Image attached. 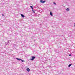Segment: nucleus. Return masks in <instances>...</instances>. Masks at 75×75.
<instances>
[{"label": "nucleus", "mask_w": 75, "mask_h": 75, "mask_svg": "<svg viewBox=\"0 0 75 75\" xmlns=\"http://www.w3.org/2000/svg\"><path fill=\"white\" fill-rule=\"evenodd\" d=\"M46 2V1H43L42 0H41L40 1V2L41 3H44Z\"/></svg>", "instance_id": "obj_1"}, {"label": "nucleus", "mask_w": 75, "mask_h": 75, "mask_svg": "<svg viewBox=\"0 0 75 75\" xmlns=\"http://www.w3.org/2000/svg\"><path fill=\"white\" fill-rule=\"evenodd\" d=\"M53 4H55V5L56 4V3L55 2H54Z\"/></svg>", "instance_id": "obj_13"}, {"label": "nucleus", "mask_w": 75, "mask_h": 75, "mask_svg": "<svg viewBox=\"0 0 75 75\" xmlns=\"http://www.w3.org/2000/svg\"><path fill=\"white\" fill-rule=\"evenodd\" d=\"M9 42V41L8 40V42L7 43H5V44L6 45H7L8 44V43Z\"/></svg>", "instance_id": "obj_8"}, {"label": "nucleus", "mask_w": 75, "mask_h": 75, "mask_svg": "<svg viewBox=\"0 0 75 75\" xmlns=\"http://www.w3.org/2000/svg\"><path fill=\"white\" fill-rule=\"evenodd\" d=\"M26 70L27 71H28V72H30V69L29 68H27Z\"/></svg>", "instance_id": "obj_3"}, {"label": "nucleus", "mask_w": 75, "mask_h": 75, "mask_svg": "<svg viewBox=\"0 0 75 75\" xmlns=\"http://www.w3.org/2000/svg\"><path fill=\"white\" fill-rule=\"evenodd\" d=\"M16 59H17V60H19V61H21V59H18V58H16Z\"/></svg>", "instance_id": "obj_7"}, {"label": "nucleus", "mask_w": 75, "mask_h": 75, "mask_svg": "<svg viewBox=\"0 0 75 75\" xmlns=\"http://www.w3.org/2000/svg\"><path fill=\"white\" fill-rule=\"evenodd\" d=\"M69 57H71V54H69Z\"/></svg>", "instance_id": "obj_12"}, {"label": "nucleus", "mask_w": 75, "mask_h": 75, "mask_svg": "<svg viewBox=\"0 0 75 75\" xmlns=\"http://www.w3.org/2000/svg\"><path fill=\"white\" fill-rule=\"evenodd\" d=\"M66 10L67 11H69V8H67V9H66Z\"/></svg>", "instance_id": "obj_11"}, {"label": "nucleus", "mask_w": 75, "mask_h": 75, "mask_svg": "<svg viewBox=\"0 0 75 75\" xmlns=\"http://www.w3.org/2000/svg\"><path fill=\"white\" fill-rule=\"evenodd\" d=\"M32 58L30 59L31 61H33L34 59L35 58V57L34 56L32 57Z\"/></svg>", "instance_id": "obj_2"}, {"label": "nucleus", "mask_w": 75, "mask_h": 75, "mask_svg": "<svg viewBox=\"0 0 75 75\" xmlns=\"http://www.w3.org/2000/svg\"><path fill=\"white\" fill-rule=\"evenodd\" d=\"M74 27H75V23H74Z\"/></svg>", "instance_id": "obj_16"}, {"label": "nucleus", "mask_w": 75, "mask_h": 75, "mask_svg": "<svg viewBox=\"0 0 75 75\" xmlns=\"http://www.w3.org/2000/svg\"><path fill=\"white\" fill-rule=\"evenodd\" d=\"M71 65H72V64H69V66H68V67H71Z\"/></svg>", "instance_id": "obj_9"}, {"label": "nucleus", "mask_w": 75, "mask_h": 75, "mask_svg": "<svg viewBox=\"0 0 75 75\" xmlns=\"http://www.w3.org/2000/svg\"><path fill=\"white\" fill-rule=\"evenodd\" d=\"M21 61L22 62H25V61L24 60L21 59Z\"/></svg>", "instance_id": "obj_6"}, {"label": "nucleus", "mask_w": 75, "mask_h": 75, "mask_svg": "<svg viewBox=\"0 0 75 75\" xmlns=\"http://www.w3.org/2000/svg\"><path fill=\"white\" fill-rule=\"evenodd\" d=\"M30 7L32 9H33V7L32 6H30Z\"/></svg>", "instance_id": "obj_10"}, {"label": "nucleus", "mask_w": 75, "mask_h": 75, "mask_svg": "<svg viewBox=\"0 0 75 75\" xmlns=\"http://www.w3.org/2000/svg\"><path fill=\"white\" fill-rule=\"evenodd\" d=\"M2 16H4V15L3 14H2Z\"/></svg>", "instance_id": "obj_14"}, {"label": "nucleus", "mask_w": 75, "mask_h": 75, "mask_svg": "<svg viewBox=\"0 0 75 75\" xmlns=\"http://www.w3.org/2000/svg\"><path fill=\"white\" fill-rule=\"evenodd\" d=\"M21 17H23V18H24V15H23L22 14H21Z\"/></svg>", "instance_id": "obj_4"}, {"label": "nucleus", "mask_w": 75, "mask_h": 75, "mask_svg": "<svg viewBox=\"0 0 75 75\" xmlns=\"http://www.w3.org/2000/svg\"><path fill=\"white\" fill-rule=\"evenodd\" d=\"M33 13H35V12H34V11H33Z\"/></svg>", "instance_id": "obj_15"}, {"label": "nucleus", "mask_w": 75, "mask_h": 75, "mask_svg": "<svg viewBox=\"0 0 75 75\" xmlns=\"http://www.w3.org/2000/svg\"><path fill=\"white\" fill-rule=\"evenodd\" d=\"M50 16H52V13L51 11L50 12Z\"/></svg>", "instance_id": "obj_5"}, {"label": "nucleus", "mask_w": 75, "mask_h": 75, "mask_svg": "<svg viewBox=\"0 0 75 75\" xmlns=\"http://www.w3.org/2000/svg\"><path fill=\"white\" fill-rule=\"evenodd\" d=\"M69 37H70V35H69Z\"/></svg>", "instance_id": "obj_17"}]
</instances>
